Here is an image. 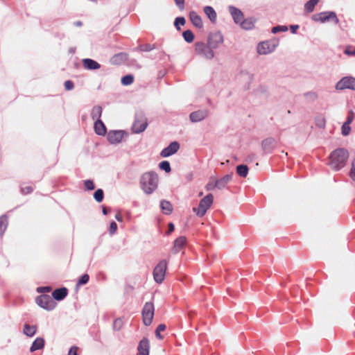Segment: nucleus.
Segmentation results:
<instances>
[{
	"mask_svg": "<svg viewBox=\"0 0 355 355\" xmlns=\"http://www.w3.org/2000/svg\"><path fill=\"white\" fill-rule=\"evenodd\" d=\"M351 131V126L348 122H344L341 127V133L343 136H347Z\"/></svg>",
	"mask_w": 355,
	"mask_h": 355,
	"instance_id": "nucleus-45",
	"label": "nucleus"
},
{
	"mask_svg": "<svg viewBox=\"0 0 355 355\" xmlns=\"http://www.w3.org/2000/svg\"><path fill=\"white\" fill-rule=\"evenodd\" d=\"M167 270V261L165 259L161 260L155 267L153 274L156 283L162 284L164 280Z\"/></svg>",
	"mask_w": 355,
	"mask_h": 355,
	"instance_id": "nucleus-8",
	"label": "nucleus"
},
{
	"mask_svg": "<svg viewBox=\"0 0 355 355\" xmlns=\"http://www.w3.org/2000/svg\"><path fill=\"white\" fill-rule=\"evenodd\" d=\"M209 114L207 109L198 110L190 113L189 119L192 123H198L203 121Z\"/></svg>",
	"mask_w": 355,
	"mask_h": 355,
	"instance_id": "nucleus-15",
	"label": "nucleus"
},
{
	"mask_svg": "<svg viewBox=\"0 0 355 355\" xmlns=\"http://www.w3.org/2000/svg\"><path fill=\"white\" fill-rule=\"evenodd\" d=\"M249 168L246 164H241L236 167V173L241 178H246L248 175Z\"/></svg>",
	"mask_w": 355,
	"mask_h": 355,
	"instance_id": "nucleus-32",
	"label": "nucleus"
},
{
	"mask_svg": "<svg viewBox=\"0 0 355 355\" xmlns=\"http://www.w3.org/2000/svg\"><path fill=\"white\" fill-rule=\"evenodd\" d=\"M312 20L316 22L326 23L332 21L335 24L339 23V19L334 11H323L311 16Z\"/></svg>",
	"mask_w": 355,
	"mask_h": 355,
	"instance_id": "nucleus-6",
	"label": "nucleus"
},
{
	"mask_svg": "<svg viewBox=\"0 0 355 355\" xmlns=\"http://www.w3.org/2000/svg\"><path fill=\"white\" fill-rule=\"evenodd\" d=\"M73 25L78 27H80L83 26V22L81 21H76L73 23Z\"/></svg>",
	"mask_w": 355,
	"mask_h": 355,
	"instance_id": "nucleus-64",
	"label": "nucleus"
},
{
	"mask_svg": "<svg viewBox=\"0 0 355 355\" xmlns=\"http://www.w3.org/2000/svg\"><path fill=\"white\" fill-rule=\"evenodd\" d=\"M336 90L350 89L355 91V78L351 76L343 77L335 86Z\"/></svg>",
	"mask_w": 355,
	"mask_h": 355,
	"instance_id": "nucleus-12",
	"label": "nucleus"
},
{
	"mask_svg": "<svg viewBox=\"0 0 355 355\" xmlns=\"http://www.w3.org/2000/svg\"><path fill=\"white\" fill-rule=\"evenodd\" d=\"M137 355H150V341L147 337H144L139 342Z\"/></svg>",
	"mask_w": 355,
	"mask_h": 355,
	"instance_id": "nucleus-17",
	"label": "nucleus"
},
{
	"mask_svg": "<svg viewBox=\"0 0 355 355\" xmlns=\"http://www.w3.org/2000/svg\"><path fill=\"white\" fill-rule=\"evenodd\" d=\"M94 130L95 133L99 136H105L107 133V128L101 119L94 121Z\"/></svg>",
	"mask_w": 355,
	"mask_h": 355,
	"instance_id": "nucleus-22",
	"label": "nucleus"
},
{
	"mask_svg": "<svg viewBox=\"0 0 355 355\" xmlns=\"http://www.w3.org/2000/svg\"><path fill=\"white\" fill-rule=\"evenodd\" d=\"M300 28V26L298 24H291L289 26V29L293 34H296L297 33V30Z\"/></svg>",
	"mask_w": 355,
	"mask_h": 355,
	"instance_id": "nucleus-60",
	"label": "nucleus"
},
{
	"mask_svg": "<svg viewBox=\"0 0 355 355\" xmlns=\"http://www.w3.org/2000/svg\"><path fill=\"white\" fill-rule=\"evenodd\" d=\"M229 12L236 24H239L244 18L243 12L238 8L234 6H228Z\"/></svg>",
	"mask_w": 355,
	"mask_h": 355,
	"instance_id": "nucleus-18",
	"label": "nucleus"
},
{
	"mask_svg": "<svg viewBox=\"0 0 355 355\" xmlns=\"http://www.w3.org/2000/svg\"><path fill=\"white\" fill-rule=\"evenodd\" d=\"M140 186L146 194L153 193L158 186L157 174L153 171L142 174L140 178Z\"/></svg>",
	"mask_w": 355,
	"mask_h": 355,
	"instance_id": "nucleus-2",
	"label": "nucleus"
},
{
	"mask_svg": "<svg viewBox=\"0 0 355 355\" xmlns=\"http://www.w3.org/2000/svg\"><path fill=\"white\" fill-rule=\"evenodd\" d=\"M45 346V340L42 337L36 338L34 341L32 343L30 347V352H34L37 350H40L44 349Z\"/></svg>",
	"mask_w": 355,
	"mask_h": 355,
	"instance_id": "nucleus-25",
	"label": "nucleus"
},
{
	"mask_svg": "<svg viewBox=\"0 0 355 355\" xmlns=\"http://www.w3.org/2000/svg\"><path fill=\"white\" fill-rule=\"evenodd\" d=\"M166 329V326L165 324L161 323V324H158V326L157 327V328L155 331V334L156 338L159 340L163 339L164 337L161 334V332L164 331Z\"/></svg>",
	"mask_w": 355,
	"mask_h": 355,
	"instance_id": "nucleus-43",
	"label": "nucleus"
},
{
	"mask_svg": "<svg viewBox=\"0 0 355 355\" xmlns=\"http://www.w3.org/2000/svg\"><path fill=\"white\" fill-rule=\"evenodd\" d=\"M147 127V119L141 113L136 114L134 123L131 128L132 132L135 134H140L144 132Z\"/></svg>",
	"mask_w": 355,
	"mask_h": 355,
	"instance_id": "nucleus-10",
	"label": "nucleus"
},
{
	"mask_svg": "<svg viewBox=\"0 0 355 355\" xmlns=\"http://www.w3.org/2000/svg\"><path fill=\"white\" fill-rule=\"evenodd\" d=\"M82 64L85 69L89 71H95L99 69L101 67L100 63L92 58L83 59Z\"/></svg>",
	"mask_w": 355,
	"mask_h": 355,
	"instance_id": "nucleus-20",
	"label": "nucleus"
},
{
	"mask_svg": "<svg viewBox=\"0 0 355 355\" xmlns=\"http://www.w3.org/2000/svg\"><path fill=\"white\" fill-rule=\"evenodd\" d=\"M33 191V188L31 186L21 187V192L22 194L26 195L31 193Z\"/></svg>",
	"mask_w": 355,
	"mask_h": 355,
	"instance_id": "nucleus-54",
	"label": "nucleus"
},
{
	"mask_svg": "<svg viewBox=\"0 0 355 355\" xmlns=\"http://www.w3.org/2000/svg\"><path fill=\"white\" fill-rule=\"evenodd\" d=\"M189 19L192 24L198 28H201L203 26V23L201 17L196 11L189 12Z\"/></svg>",
	"mask_w": 355,
	"mask_h": 355,
	"instance_id": "nucleus-23",
	"label": "nucleus"
},
{
	"mask_svg": "<svg viewBox=\"0 0 355 355\" xmlns=\"http://www.w3.org/2000/svg\"><path fill=\"white\" fill-rule=\"evenodd\" d=\"M8 227V216L3 214L0 216V237H2Z\"/></svg>",
	"mask_w": 355,
	"mask_h": 355,
	"instance_id": "nucleus-34",
	"label": "nucleus"
},
{
	"mask_svg": "<svg viewBox=\"0 0 355 355\" xmlns=\"http://www.w3.org/2000/svg\"><path fill=\"white\" fill-rule=\"evenodd\" d=\"M89 281V276L87 273H84L82 275H80L78 279L76 284V289H78V288L80 286H83L87 284Z\"/></svg>",
	"mask_w": 355,
	"mask_h": 355,
	"instance_id": "nucleus-36",
	"label": "nucleus"
},
{
	"mask_svg": "<svg viewBox=\"0 0 355 355\" xmlns=\"http://www.w3.org/2000/svg\"><path fill=\"white\" fill-rule=\"evenodd\" d=\"M224 42V37L220 31L208 34L207 43L214 49H217Z\"/></svg>",
	"mask_w": 355,
	"mask_h": 355,
	"instance_id": "nucleus-11",
	"label": "nucleus"
},
{
	"mask_svg": "<svg viewBox=\"0 0 355 355\" xmlns=\"http://www.w3.org/2000/svg\"><path fill=\"white\" fill-rule=\"evenodd\" d=\"M69 293V291L66 287H61L55 288L51 293V297L53 300L60 302L63 300Z\"/></svg>",
	"mask_w": 355,
	"mask_h": 355,
	"instance_id": "nucleus-19",
	"label": "nucleus"
},
{
	"mask_svg": "<svg viewBox=\"0 0 355 355\" xmlns=\"http://www.w3.org/2000/svg\"><path fill=\"white\" fill-rule=\"evenodd\" d=\"M186 24V19L184 17L179 16L177 17L173 22V25L177 31H180L181 30V26H184Z\"/></svg>",
	"mask_w": 355,
	"mask_h": 355,
	"instance_id": "nucleus-39",
	"label": "nucleus"
},
{
	"mask_svg": "<svg viewBox=\"0 0 355 355\" xmlns=\"http://www.w3.org/2000/svg\"><path fill=\"white\" fill-rule=\"evenodd\" d=\"M288 28L286 25H277L271 28V33L272 34H277L281 32H286Z\"/></svg>",
	"mask_w": 355,
	"mask_h": 355,
	"instance_id": "nucleus-44",
	"label": "nucleus"
},
{
	"mask_svg": "<svg viewBox=\"0 0 355 355\" xmlns=\"http://www.w3.org/2000/svg\"><path fill=\"white\" fill-rule=\"evenodd\" d=\"M194 52L200 58L211 60L215 57L214 50L203 41L196 42L194 44Z\"/></svg>",
	"mask_w": 355,
	"mask_h": 355,
	"instance_id": "nucleus-3",
	"label": "nucleus"
},
{
	"mask_svg": "<svg viewBox=\"0 0 355 355\" xmlns=\"http://www.w3.org/2000/svg\"><path fill=\"white\" fill-rule=\"evenodd\" d=\"M349 176L355 182V158L352 162V167L349 172Z\"/></svg>",
	"mask_w": 355,
	"mask_h": 355,
	"instance_id": "nucleus-52",
	"label": "nucleus"
},
{
	"mask_svg": "<svg viewBox=\"0 0 355 355\" xmlns=\"http://www.w3.org/2000/svg\"><path fill=\"white\" fill-rule=\"evenodd\" d=\"M51 290L50 286H39L36 288V291L39 293H49Z\"/></svg>",
	"mask_w": 355,
	"mask_h": 355,
	"instance_id": "nucleus-55",
	"label": "nucleus"
},
{
	"mask_svg": "<svg viewBox=\"0 0 355 355\" xmlns=\"http://www.w3.org/2000/svg\"><path fill=\"white\" fill-rule=\"evenodd\" d=\"M160 208L162 211L166 215H169L173 211V206L171 203L166 200H162L160 201Z\"/></svg>",
	"mask_w": 355,
	"mask_h": 355,
	"instance_id": "nucleus-29",
	"label": "nucleus"
},
{
	"mask_svg": "<svg viewBox=\"0 0 355 355\" xmlns=\"http://www.w3.org/2000/svg\"><path fill=\"white\" fill-rule=\"evenodd\" d=\"M78 349L77 346H71L68 351L67 355H78L77 352Z\"/></svg>",
	"mask_w": 355,
	"mask_h": 355,
	"instance_id": "nucleus-59",
	"label": "nucleus"
},
{
	"mask_svg": "<svg viewBox=\"0 0 355 355\" xmlns=\"http://www.w3.org/2000/svg\"><path fill=\"white\" fill-rule=\"evenodd\" d=\"M277 146V141L273 137H268L261 141V148L264 154H270Z\"/></svg>",
	"mask_w": 355,
	"mask_h": 355,
	"instance_id": "nucleus-16",
	"label": "nucleus"
},
{
	"mask_svg": "<svg viewBox=\"0 0 355 355\" xmlns=\"http://www.w3.org/2000/svg\"><path fill=\"white\" fill-rule=\"evenodd\" d=\"M304 96L311 102H313L318 98V94L314 92H306L304 94Z\"/></svg>",
	"mask_w": 355,
	"mask_h": 355,
	"instance_id": "nucleus-48",
	"label": "nucleus"
},
{
	"mask_svg": "<svg viewBox=\"0 0 355 355\" xmlns=\"http://www.w3.org/2000/svg\"><path fill=\"white\" fill-rule=\"evenodd\" d=\"M344 53L349 56H355V46H348L344 50Z\"/></svg>",
	"mask_w": 355,
	"mask_h": 355,
	"instance_id": "nucleus-51",
	"label": "nucleus"
},
{
	"mask_svg": "<svg viewBox=\"0 0 355 355\" xmlns=\"http://www.w3.org/2000/svg\"><path fill=\"white\" fill-rule=\"evenodd\" d=\"M175 230V225L172 222L168 223V228L166 231L165 234L166 235L171 234L173 231Z\"/></svg>",
	"mask_w": 355,
	"mask_h": 355,
	"instance_id": "nucleus-58",
	"label": "nucleus"
},
{
	"mask_svg": "<svg viewBox=\"0 0 355 355\" xmlns=\"http://www.w3.org/2000/svg\"><path fill=\"white\" fill-rule=\"evenodd\" d=\"M102 212L105 216H107L111 212V208L109 207H106L105 205H102Z\"/></svg>",
	"mask_w": 355,
	"mask_h": 355,
	"instance_id": "nucleus-61",
	"label": "nucleus"
},
{
	"mask_svg": "<svg viewBox=\"0 0 355 355\" xmlns=\"http://www.w3.org/2000/svg\"><path fill=\"white\" fill-rule=\"evenodd\" d=\"M103 112V107L101 105H95L92 107L91 111V117L93 120L98 121L101 119Z\"/></svg>",
	"mask_w": 355,
	"mask_h": 355,
	"instance_id": "nucleus-30",
	"label": "nucleus"
},
{
	"mask_svg": "<svg viewBox=\"0 0 355 355\" xmlns=\"http://www.w3.org/2000/svg\"><path fill=\"white\" fill-rule=\"evenodd\" d=\"M320 0H309L304 4V10L307 12H312Z\"/></svg>",
	"mask_w": 355,
	"mask_h": 355,
	"instance_id": "nucleus-38",
	"label": "nucleus"
},
{
	"mask_svg": "<svg viewBox=\"0 0 355 355\" xmlns=\"http://www.w3.org/2000/svg\"><path fill=\"white\" fill-rule=\"evenodd\" d=\"M134 80V76L131 73H128L121 77V83L123 86H128L133 83Z\"/></svg>",
	"mask_w": 355,
	"mask_h": 355,
	"instance_id": "nucleus-37",
	"label": "nucleus"
},
{
	"mask_svg": "<svg viewBox=\"0 0 355 355\" xmlns=\"http://www.w3.org/2000/svg\"><path fill=\"white\" fill-rule=\"evenodd\" d=\"M128 53L125 52H121L114 54L111 58H110V63L114 65H120L122 63L125 62L126 60H128Z\"/></svg>",
	"mask_w": 355,
	"mask_h": 355,
	"instance_id": "nucleus-21",
	"label": "nucleus"
},
{
	"mask_svg": "<svg viewBox=\"0 0 355 355\" xmlns=\"http://www.w3.org/2000/svg\"><path fill=\"white\" fill-rule=\"evenodd\" d=\"M36 304L41 308L48 311L53 310L57 303L51 296L47 294H42L35 298Z\"/></svg>",
	"mask_w": 355,
	"mask_h": 355,
	"instance_id": "nucleus-7",
	"label": "nucleus"
},
{
	"mask_svg": "<svg viewBox=\"0 0 355 355\" xmlns=\"http://www.w3.org/2000/svg\"><path fill=\"white\" fill-rule=\"evenodd\" d=\"M315 125L320 128H324L326 125V120L322 116H318L315 118Z\"/></svg>",
	"mask_w": 355,
	"mask_h": 355,
	"instance_id": "nucleus-47",
	"label": "nucleus"
},
{
	"mask_svg": "<svg viewBox=\"0 0 355 355\" xmlns=\"http://www.w3.org/2000/svg\"><path fill=\"white\" fill-rule=\"evenodd\" d=\"M156 49V44H140L136 48L133 49V51H141V52H149L153 49Z\"/></svg>",
	"mask_w": 355,
	"mask_h": 355,
	"instance_id": "nucleus-33",
	"label": "nucleus"
},
{
	"mask_svg": "<svg viewBox=\"0 0 355 355\" xmlns=\"http://www.w3.org/2000/svg\"><path fill=\"white\" fill-rule=\"evenodd\" d=\"M257 159V155L255 153H251L246 157L245 161L249 163H252L254 161H255Z\"/></svg>",
	"mask_w": 355,
	"mask_h": 355,
	"instance_id": "nucleus-57",
	"label": "nucleus"
},
{
	"mask_svg": "<svg viewBox=\"0 0 355 355\" xmlns=\"http://www.w3.org/2000/svg\"><path fill=\"white\" fill-rule=\"evenodd\" d=\"M117 229H118V225H117L115 221L112 220L110 223L109 233L111 235L114 234L116 232Z\"/></svg>",
	"mask_w": 355,
	"mask_h": 355,
	"instance_id": "nucleus-50",
	"label": "nucleus"
},
{
	"mask_svg": "<svg viewBox=\"0 0 355 355\" xmlns=\"http://www.w3.org/2000/svg\"><path fill=\"white\" fill-rule=\"evenodd\" d=\"M353 120H354V112L351 110L345 122H348L349 124H351L352 123Z\"/></svg>",
	"mask_w": 355,
	"mask_h": 355,
	"instance_id": "nucleus-62",
	"label": "nucleus"
},
{
	"mask_svg": "<svg viewBox=\"0 0 355 355\" xmlns=\"http://www.w3.org/2000/svg\"><path fill=\"white\" fill-rule=\"evenodd\" d=\"M64 89L67 91H71L74 88V83L71 80H67L64 83Z\"/></svg>",
	"mask_w": 355,
	"mask_h": 355,
	"instance_id": "nucleus-53",
	"label": "nucleus"
},
{
	"mask_svg": "<svg viewBox=\"0 0 355 355\" xmlns=\"http://www.w3.org/2000/svg\"><path fill=\"white\" fill-rule=\"evenodd\" d=\"M159 168L160 170L168 173L171 171V164L167 160H163L159 163Z\"/></svg>",
	"mask_w": 355,
	"mask_h": 355,
	"instance_id": "nucleus-42",
	"label": "nucleus"
},
{
	"mask_svg": "<svg viewBox=\"0 0 355 355\" xmlns=\"http://www.w3.org/2000/svg\"><path fill=\"white\" fill-rule=\"evenodd\" d=\"M348 158V150L344 148H338L329 154L328 165L333 171H339L345 166Z\"/></svg>",
	"mask_w": 355,
	"mask_h": 355,
	"instance_id": "nucleus-1",
	"label": "nucleus"
},
{
	"mask_svg": "<svg viewBox=\"0 0 355 355\" xmlns=\"http://www.w3.org/2000/svg\"><path fill=\"white\" fill-rule=\"evenodd\" d=\"M279 44V40L274 37L270 40L260 42L257 47V53L259 55H267L275 51Z\"/></svg>",
	"mask_w": 355,
	"mask_h": 355,
	"instance_id": "nucleus-4",
	"label": "nucleus"
},
{
	"mask_svg": "<svg viewBox=\"0 0 355 355\" xmlns=\"http://www.w3.org/2000/svg\"><path fill=\"white\" fill-rule=\"evenodd\" d=\"M182 37L184 41L189 44L192 43L195 39V35L192 31L187 29L182 32Z\"/></svg>",
	"mask_w": 355,
	"mask_h": 355,
	"instance_id": "nucleus-35",
	"label": "nucleus"
},
{
	"mask_svg": "<svg viewBox=\"0 0 355 355\" xmlns=\"http://www.w3.org/2000/svg\"><path fill=\"white\" fill-rule=\"evenodd\" d=\"M203 11L211 23L214 24L216 22L217 14L212 6H205L203 8Z\"/></svg>",
	"mask_w": 355,
	"mask_h": 355,
	"instance_id": "nucleus-28",
	"label": "nucleus"
},
{
	"mask_svg": "<svg viewBox=\"0 0 355 355\" xmlns=\"http://www.w3.org/2000/svg\"><path fill=\"white\" fill-rule=\"evenodd\" d=\"M115 218L119 222H121L123 220V216L120 214H116L115 215Z\"/></svg>",
	"mask_w": 355,
	"mask_h": 355,
	"instance_id": "nucleus-63",
	"label": "nucleus"
},
{
	"mask_svg": "<svg viewBox=\"0 0 355 355\" xmlns=\"http://www.w3.org/2000/svg\"><path fill=\"white\" fill-rule=\"evenodd\" d=\"M257 21V19L254 17H248L246 19H243V20L241 21L240 26L241 28L250 31L254 28V24Z\"/></svg>",
	"mask_w": 355,
	"mask_h": 355,
	"instance_id": "nucleus-27",
	"label": "nucleus"
},
{
	"mask_svg": "<svg viewBox=\"0 0 355 355\" xmlns=\"http://www.w3.org/2000/svg\"><path fill=\"white\" fill-rule=\"evenodd\" d=\"M37 326L36 325H30L28 324H25L24 326L23 332L28 337H33L35 335L37 332Z\"/></svg>",
	"mask_w": 355,
	"mask_h": 355,
	"instance_id": "nucleus-31",
	"label": "nucleus"
},
{
	"mask_svg": "<svg viewBox=\"0 0 355 355\" xmlns=\"http://www.w3.org/2000/svg\"><path fill=\"white\" fill-rule=\"evenodd\" d=\"M93 197L97 202H98V203L101 202L104 199L103 190L102 189H97L94 191V193L93 194Z\"/></svg>",
	"mask_w": 355,
	"mask_h": 355,
	"instance_id": "nucleus-41",
	"label": "nucleus"
},
{
	"mask_svg": "<svg viewBox=\"0 0 355 355\" xmlns=\"http://www.w3.org/2000/svg\"><path fill=\"white\" fill-rule=\"evenodd\" d=\"M187 239L184 236L178 237L173 242V252L178 253L182 250L186 245Z\"/></svg>",
	"mask_w": 355,
	"mask_h": 355,
	"instance_id": "nucleus-26",
	"label": "nucleus"
},
{
	"mask_svg": "<svg viewBox=\"0 0 355 355\" xmlns=\"http://www.w3.org/2000/svg\"><path fill=\"white\" fill-rule=\"evenodd\" d=\"M175 5L180 10H183L185 7V0H174Z\"/></svg>",
	"mask_w": 355,
	"mask_h": 355,
	"instance_id": "nucleus-56",
	"label": "nucleus"
},
{
	"mask_svg": "<svg viewBox=\"0 0 355 355\" xmlns=\"http://www.w3.org/2000/svg\"><path fill=\"white\" fill-rule=\"evenodd\" d=\"M213 202V194L208 193L200 200L198 207L193 208V211L196 213L197 216L202 218L206 214L207 210L211 207Z\"/></svg>",
	"mask_w": 355,
	"mask_h": 355,
	"instance_id": "nucleus-5",
	"label": "nucleus"
},
{
	"mask_svg": "<svg viewBox=\"0 0 355 355\" xmlns=\"http://www.w3.org/2000/svg\"><path fill=\"white\" fill-rule=\"evenodd\" d=\"M180 144L177 141H171L166 147L164 148L159 155L162 157H168L175 154L180 149Z\"/></svg>",
	"mask_w": 355,
	"mask_h": 355,
	"instance_id": "nucleus-14",
	"label": "nucleus"
},
{
	"mask_svg": "<svg viewBox=\"0 0 355 355\" xmlns=\"http://www.w3.org/2000/svg\"><path fill=\"white\" fill-rule=\"evenodd\" d=\"M84 189L85 191H91L95 189L96 185L93 180L87 179L83 181Z\"/></svg>",
	"mask_w": 355,
	"mask_h": 355,
	"instance_id": "nucleus-40",
	"label": "nucleus"
},
{
	"mask_svg": "<svg viewBox=\"0 0 355 355\" xmlns=\"http://www.w3.org/2000/svg\"><path fill=\"white\" fill-rule=\"evenodd\" d=\"M123 324V323L121 318H118L114 320L113 324H112V328L114 331H119L122 328Z\"/></svg>",
	"mask_w": 355,
	"mask_h": 355,
	"instance_id": "nucleus-46",
	"label": "nucleus"
},
{
	"mask_svg": "<svg viewBox=\"0 0 355 355\" xmlns=\"http://www.w3.org/2000/svg\"><path fill=\"white\" fill-rule=\"evenodd\" d=\"M233 173H230L222 177L220 179L216 180V184L218 186V189H225L227 184L232 180Z\"/></svg>",
	"mask_w": 355,
	"mask_h": 355,
	"instance_id": "nucleus-24",
	"label": "nucleus"
},
{
	"mask_svg": "<svg viewBox=\"0 0 355 355\" xmlns=\"http://www.w3.org/2000/svg\"><path fill=\"white\" fill-rule=\"evenodd\" d=\"M128 132L123 130H112L107 133V139L110 144H119Z\"/></svg>",
	"mask_w": 355,
	"mask_h": 355,
	"instance_id": "nucleus-13",
	"label": "nucleus"
},
{
	"mask_svg": "<svg viewBox=\"0 0 355 355\" xmlns=\"http://www.w3.org/2000/svg\"><path fill=\"white\" fill-rule=\"evenodd\" d=\"M154 312L153 302H146L141 311L142 320L145 326H150L154 318Z\"/></svg>",
	"mask_w": 355,
	"mask_h": 355,
	"instance_id": "nucleus-9",
	"label": "nucleus"
},
{
	"mask_svg": "<svg viewBox=\"0 0 355 355\" xmlns=\"http://www.w3.org/2000/svg\"><path fill=\"white\" fill-rule=\"evenodd\" d=\"M205 189L207 191H213L215 189H218L216 180H212V178L206 184Z\"/></svg>",
	"mask_w": 355,
	"mask_h": 355,
	"instance_id": "nucleus-49",
	"label": "nucleus"
}]
</instances>
